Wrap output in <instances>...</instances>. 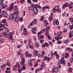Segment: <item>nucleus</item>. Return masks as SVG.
Returning a JSON list of instances; mask_svg holds the SVG:
<instances>
[{
	"mask_svg": "<svg viewBox=\"0 0 73 73\" xmlns=\"http://www.w3.org/2000/svg\"><path fill=\"white\" fill-rule=\"evenodd\" d=\"M9 38H10V39L11 40H13L12 39H13V36H10L9 37Z\"/></svg>",
	"mask_w": 73,
	"mask_h": 73,
	"instance_id": "51",
	"label": "nucleus"
},
{
	"mask_svg": "<svg viewBox=\"0 0 73 73\" xmlns=\"http://www.w3.org/2000/svg\"><path fill=\"white\" fill-rule=\"evenodd\" d=\"M4 25H5V26H8V23L7 22H5L4 23Z\"/></svg>",
	"mask_w": 73,
	"mask_h": 73,
	"instance_id": "54",
	"label": "nucleus"
},
{
	"mask_svg": "<svg viewBox=\"0 0 73 73\" xmlns=\"http://www.w3.org/2000/svg\"><path fill=\"white\" fill-rule=\"evenodd\" d=\"M38 51H37V50H35V51L34 52V55L35 56V57H36V56L37 55V54H38Z\"/></svg>",
	"mask_w": 73,
	"mask_h": 73,
	"instance_id": "14",
	"label": "nucleus"
},
{
	"mask_svg": "<svg viewBox=\"0 0 73 73\" xmlns=\"http://www.w3.org/2000/svg\"><path fill=\"white\" fill-rule=\"evenodd\" d=\"M56 6H55L54 8L53 9L52 12H53V13H54V12H55L56 11Z\"/></svg>",
	"mask_w": 73,
	"mask_h": 73,
	"instance_id": "29",
	"label": "nucleus"
},
{
	"mask_svg": "<svg viewBox=\"0 0 73 73\" xmlns=\"http://www.w3.org/2000/svg\"><path fill=\"white\" fill-rule=\"evenodd\" d=\"M57 54V52L56 51H55L54 53H53V55H54V56L56 55Z\"/></svg>",
	"mask_w": 73,
	"mask_h": 73,
	"instance_id": "36",
	"label": "nucleus"
},
{
	"mask_svg": "<svg viewBox=\"0 0 73 73\" xmlns=\"http://www.w3.org/2000/svg\"><path fill=\"white\" fill-rule=\"evenodd\" d=\"M35 7H36V8H38V6H39V5H38V4H36L35 5Z\"/></svg>",
	"mask_w": 73,
	"mask_h": 73,
	"instance_id": "44",
	"label": "nucleus"
},
{
	"mask_svg": "<svg viewBox=\"0 0 73 73\" xmlns=\"http://www.w3.org/2000/svg\"><path fill=\"white\" fill-rule=\"evenodd\" d=\"M23 20V18H21L20 19V22L22 21Z\"/></svg>",
	"mask_w": 73,
	"mask_h": 73,
	"instance_id": "49",
	"label": "nucleus"
},
{
	"mask_svg": "<svg viewBox=\"0 0 73 73\" xmlns=\"http://www.w3.org/2000/svg\"><path fill=\"white\" fill-rule=\"evenodd\" d=\"M70 49V48H66V50H69Z\"/></svg>",
	"mask_w": 73,
	"mask_h": 73,
	"instance_id": "61",
	"label": "nucleus"
},
{
	"mask_svg": "<svg viewBox=\"0 0 73 73\" xmlns=\"http://www.w3.org/2000/svg\"><path fill=\"white\" fill-rule=\"evenodd\" d=\"M46 34H45L46 36H48L49 35V31L47 30L46 31Z\"/></svg>",
	"mask_w": 73,
	"mask_h": 73,
	"instance_id": "25",
	"label": "nucleus"
},
{
	"mask_svg": "<svg viewBox=\"0 0 73 73\" xmlns=\"http://www.w3.org/2000/svg\"><path fill=\"white\" fill-rule=\"evenodd\" d=\"M33 2H35L36 3V2H37L38 1V0H33Z\"/></svg>",
	"mask_w": 73,
	"mask_h": 73,
	"instance_id": "55",
	"label": "nucleus"
},
{
	"mask_svg": "<svg viewBox=\"0 0 73 73\" xmlns=\"http://www.w3.org/2000/svg\"><path fill=\"white\" fill-rule=\"evenodd\" d=\"M46 59H47V57L45 56H44V61H46Z\"/></svg>",
	"mask_w": 73,
	"mask_h": 73,
	"instance_id": "45",
	"label": "nucleus"
},
{
	"mask_svg": "<svg viewBox=\"0 0 73 73\" xmlns=\"http://www.w3.org/2000/svg\"><path fill=\"white\" fill-rule=\"evenodd\" d=\"M25 54L26 55V56L27 57V58H28V56L29 55V54H28V52H25Z\"/></svg>",
	"mask_w": 73,
	"mask_h": 73,
	"instance_id": "22",
	"label": "nucleus"
},
{
	"mask_svg": "<svg viewBox=\"0 0 73 73\" xmlns=\"http://www.w3.org/2000/svg\"><path fill=\"white\" fill-rule=\"evenodd\" d=\"M59 62L61 64H65V60H64V57H62L60 60H59Z\"/></svg>",
	"mask_w": 73,
	"mask_h": 73,
	"instance_id": "5",
	"label": "nucleus"
},
{
	"mask_svg": "<svg viewBox=\"0 0 73 73\" xmlns=\"http://www.w3.org/2000/svg\"><path fill=\"white\" fill-rule=\"evenodd\" d=\"M69 37H70V38L71 37H72V36H73V35H72V33L70 32L69 34Z\"/></svg>",
	"mask_w": 73,
	"mask_h": 73,
	"instance_id": "30",
	"label": "nucleus"
},
{
	"mask_svg": "<svg viewBox=\"0 0 73 73\" xmlns=\"http://www.w3.org/2000/svg\"><path fill=\"white\" fill-rule=\"evenodd\" d=\"M56 25H58L59 24V22H58V21H56Z\"/></svg>",
	"mask_w": 73,
	"mask_h": 73,
	"instance_id": "48",
	"label": "nucleus"
},
{
	"mask_svg": "<svg viewBox=\"0 0 73 73\" xmlns=\"http://www.w3.org/2000/svg\"><path fill=\"white\" fill-rule=\"evenodd\" d=\"M18 54L20 55V54H21V52H20V51H18Z\"/></svg>",
	"mask_w": 73,
	"mask_h": 73,
	"instance_id": "63",
	"label": "nucleus"
},
{
	"mask_svg": "<svg viewBox=\"0 0 73 73\" xmlns=\"http://www.w3.org/2000/svg\"><path fill=\"white\" fill-rule=\"evenodd\" d=\"M7 13V11H3V13L4 14V13Z\"/></svg>",
	"mask_w": 73,
	"mask_h": 73,
	"instance_id": "56",
	"label": "nucleus"
},
{
	"mask_svg": "<svg viewBox=\"0 0 73 73\" xmlns=\"http://www.w3.org/2000/svg\"><path fill=\"white\" fill-rule=\"evenodd\" d=\"M60 63L59 62V63L58 64V66L59 68H61V65H60Z\"/></svg>",
	"mask_w": 73,
	"mask_h": 73,
	"instance_id": "38",
	"label": "nucleus"
},
{
	"mask_svg": "<svg viewBox=\"0 0 73 73\" xmlns=\"http://www.w3.org/2000/svg\"><path fill=\"white\" fill-rule=\"evenodd\" d=\"M44 16H41V19H40V21H44Z\"/></svg>",
	"mask_w": 73,
	"mask_h": 73,
	"instance_id": "17",
	"label": "nucleus"
},
{
	"mask_svg": "<svg viewBox=\"0 0 73 73\" xmlns=\"http://www.w3.org/2000/svg\"><path fill=\"white\" fill-rule=\"evenodd\" d=\"M36 21H37V20H36V19H34L33 22V24H36Z\"/></svg>",
	"mask_w": 73,
	"mask_h": 73,
	"instance_id": "26",
	"label": "nucleus"
},
{
	"mask_svg": "<svg viewBox=\"0 0 73 73\" xmlns=\"http://www.w3.org/2000/svg\"><path fill=\"white\" fill-rule=\"evenodd\" d=\"M18 14H19V13H18V11H14V15H15V16H19V15H18Z\"/></svg>",
	"mask_w": 73,
	"mask_h": 73,
	"instance_id": "13",
	"label": "nucleus"
},
{
	"mask_svg": "<svg viewBox=\"0 0 73 73\" xmlns=\"http://www.w3.org/2000/svg\"><path fill=\"white\" fill-rule=\"evenodd\" d=\"M50 27L49 26H48V27H46V29H50Z\"/></svg>",
	"mask_w": 73,
	"mask_h": 73,
	"instance_id": "60",
	"label": "nucleus"
},
{
	"mask_svg": "<svg viewBox=\"0 0 73 73\" xmlns=\"http://www.w3.org/2000/svg\"><path fill=\"white\" fill-rule=\"evenodd\" d=\"M8 34L10 36H12L13 35V34H12V33H10Z\"/></svg>",
	"mask_w": 73,
	"mask_h": 73,
	"instance_id": "41",
	"label": "nucleus"
},
{
	"mask_svg": "<svg viewBox=\"0 0 73 73\" xmlns=\"http://www.w3.org/2000/svg\"><path fill=\"white\" fill-rule=\"evenodd\" d=\"M51 58H47V60H48V61H50V60H51Z\"/></svg>",
	"mask_w": 73,
	"mask_h": 73,
	"instance_id": "64",
	"label": "nucleus"
},
{
	"mask_svg": "<svg viewBox=\"0 0 73 73\" xmlns=\"http://www.w3.org/2000/svg\"><path fill=\"white\" fill-rule=\"evenodd\" d=\"M39 38L40 39H42L43 38H44V37L43 36H39Z\"/></svg>",
	"mask_w": 73,
	"mask_h": 73,
	"instance_id": "47",
	"label": "nucleus"
},
{
	"mask_svg": "<svg viewBox=\"0 0 73 73\" xmlns=\"http://www.w3.org/2000/svg\"><path fill=\"white\" fill-rule=\"evenodd\" d=\"M4 1V0H0V4H1Z\"/></svg>",
	"mask_w": 73,
	"mask_h": 73,
	"instance_id": "58",
	"label": "nucleus"
},
{
	"mask_svg": "<svg viewBox=\"0 0 73 73\" xmlns=\"http://www.w3.org/2000/svg\"><path fill=\"white\" fill-rule=\"evenodd\" d=\"M1 5L2 7V9H4V4L2 3L1 4Z\"/></svg>",
	"mask_w": 73,
	"mask_h": 73,
	"instance_id": "21",
	"label": "nucleus"
},
{
	"mask_svg": "<svg viewBox=\"0 0 73 73\" xmlns=\"http://www.w3.org/2000/svg\"><path fill=\"white\" fill-rule=\"evenodd\" d=\"M13 5H14V3H12L11 5L10 6L9 8L7 9V10H8L9 11H12V10L13 9Z\"/></svg>",
	"mask_w": 73,
	"mask_h": 73,
	"instance_id": "6",
	"label": "nucleus"
},
{
	"mask_svg": "<svg viewBox=\"0 0 73 73\" xmlns=\"http://www.w3.org/2000/svg\"><path fill=\"white\" fill-rule=\"evenodd\" d=\"M49 20H50V21H51V20L52 19H53V17L52 16H50L49 17Z\"/></svg>",
	"mask_w": 73,
	"mask_h": 73,
	"instance_id": "37",
	"label": "nucleus"
},
{
	"mask_svg": "<svg viewBox=\"0 0 73 73\" xmlns=\"http://www.w3.org/2000/svg\"><path fill=\"white\" fill-rule=\"evenodd\" d=\"M31 31L32 32H35V31H36V28L35 27H34L33 28L32 30Z\"/></svg>",
	"mask_w": 73,
	"mask_h": 73,
	"instance_id": "24",
	"label": "nucleus"
},
{
	"mask_svg": "<svg viewBox=\"0 0 73 73\" xmlns=\"http://www.w3.org/2000/svg\"><path fill=\"white\" fill-rule=\"evenodd\" d=\"M40 42L41 44H43V43H44V40L42 39L40 40Z\"/></svg>",
	"mask_w": 73,
	"mask_h": 73,
	"instance_id": "34",
	"label": "nucleus"
},
{
	"mask_svg": "<svg viewBox=\"0 0 73 73\" xmlns=\"http://www.w3.org/2000/svg\"><path fill=\"white\" fill-rule=\"evenodd\" d=\"M42 48H44L45 46L46 47H49V44L47 42H45L44 44H43L42 46Z\"/></svg>",
	"mask_w": 73,
	"mask_h": 73,
	"instance_id": "8",
	"label": "nucleus"
},
{
	"mask_svg": "<svg viewBox=\"0 0 73 73\" xmlns=\"http://www.w3.org/2000/svg\"><path fill=\"white\" fill-rule=\"evenodd\" d=\"M4 41V40L3 39H1L0 40V44H3Z\"/></svg>",
	"mask_w": 73,
	"mask_h": 73,
	"instance_id": "20",
	"label": "nucleus"
},
{
	"mask_svg": "<svg viewBox=\"0 0 73 73\" xmlns=\"http://www.w3.org/2000/svg\"><path fill=\"white\" fill-rule=\"evenodd\" d=\"M23 28H24V26H22V27H21V29H20L21 31H22V30H23Z\"/></svg>",
	"mask_w": 73,
	"mask_h": 73,
	"instance_id": "52",
	"label": "nucleus"
},
{
	"mask_svg": "<svg viewBox=\"0 0 73 73\" xmlns=\"http://www.w3.org/2000/svg\"><path fill=\"white\" fill-rule=\"evenodd\" d=\"M58 36H55V38L57 40H59V38H60V33H59L57 34Z\"/></svg>",
	"mask_w": 73,
	"mask_h": 73,
	"instance_id": "12",
	"label": "nucleus"
},
{
	"mask_svg": "<svg viewBox=\"0 0 73 73\" xmlns=\"http://www.w3.org/2000/svg\"><path fill=\"white\" fill-rule=\"evenodd\" d=\"M68 7L70 9H72V5H69L68 3H66L65 4L63 5H62V9H64L65 7H68Z\"/></svg>",
	"mask_w": 73,
	"mask_h": 73,
	"instance_id": "2",
	"label": "nucleus"
},
{
	"mask_svg": "<svg viewBox=\"0 0 73 73\" xmlns=\"http://www.w3.org/2000/svg\"><path fill=\"white\" fill-rule=\"evenodd\" d=\"M14 16H13V14H12L10 15V20H12L14 19Z\"/></svg>",
	"mask_w": 73,
	"mask_h": 73,
	"instance_id": "11",
	"label": "nucleus"
},
{
	"mask_svg": "<svg viewBox=\"0 0 73 73\" xmlns=\"http://www.w3.org/2000/svg\"><path fill=\"white\" fill-rule=\"evenodd\" d=\"M18 70L19 72V73H21V70H22L21 68L20 69V68H19L18 69Z\"/></svg>",
	"mask_w": 73,
	"mask_h": 73,
	"instance_id": "32",
	"label": "nucleus"
},
{
	"mask_svg": "<svg viewBox=\"0 0 73 73\" xmlns=\"http://www.w3.org/2000/svg\"><path fill=\"white\" fill-rule=\"evenodd\" d=\"M31 44L30 43H29V48H30V49H31V48H32V46L30 45Z\"/></svg>",
	"mask_w": 73,
	"mask_h": 73,
	"instance_id": "50",
	"label": "nucleus"
},
{
	"mask_svg": "<svg viewBox=\"0 0 73 73\" xmlns=\"http://www.w3.org/2000/svg\"><path fill=\"white\" fill-rule=\"evenodd\" d=\"M40 66H42L43 68H45V64L44 63V62H42V65H41Z\"/></svg>",
	"mask_w": 73,
	"mask_h": 73,
	"instance_id": "18",
	"label": "nucleus"
},
{
	"mask_svg": "<svg viewBox=\"0 0 73 73\" xmlns=\"http://www.w3.org/2000/svg\"><path fill=\"white\" fill-rule=\"evenodd\" d=\"M8 14L5 13L3 14V16L4 17H8Z\"/></svg>",
	"mask_w": 73,
	"mask_h": 73,
	"instance_id": "28",
	"label": "nucleus"
},
{
	"mask_svg": "<svg viewBox=\"0 0 73 73\" xmlns=\"http://www.w3.org/2000/svg\"><path fill=\"white\" fill-rule=\"evenodd\" d=\"M19 62H17L16 65H14V68H20V66L19 65Z\"/></svg>",
	"mask_w": 73,
	"mask_h": 73,
	"instance_id": "10",
	"label": "nucleus"
},
{
	"mask_svg": "<svg viewBox=\"0 0 73 73\" xmlns=\"http://www.w3.org/2000/svg\"><path fill=\"white\" fill-rule=\"evenodd\" d=\"M27 2L28 3H31V0H27Z\"/></svg>",
	"mask_w": 73,
	"mask_h": 73,
	"instance_id": "53",
	"label": "nucleus"
},
{
	"mask_svg": "<svg viewBox=\"0 0 73 73\" xmlns=\"http://www.w3.org/2000/svg\"><path fill=\"white\" fill-rule=\"evenodd\" d=\"M68 72H72V67H70L68 69Z\"/></svg>",
	"mask_w": 73,
	"mask_h": 73,
	"instance_id": "23",
	"label": "nucleus"
},
{
	"mask_svg": "<svg viewBox=\"0 0 73 73\" xmlns=\"http://www.w3.org/2000/svg\"><path fill=\"white\" fill-rule=\"evenodd\" d=\"M69 27H70V28L71 29H73V24H72V26H71V25H70Z\"/></svg>",
	"mask_w": 73,
	"mask_h": 73,
	"instance_id": "40",
	"label": "nucleus"
},
{
	"mask_svg": "<svg viewBox=\"0 0 73 73\" xmlns=\"http://www.w3.org/2000/svg\"><path fill=\"white\" fill-rule=\"evenodd\" d=\"M57 43V44H61L62 43V42L60 40H59L58 41Z\"/></svg>",
	"mask_w": 73,
	"mask_h": 73,
	"instance_id": "33",
	"label": "nucleus"
},
{
	"mask_svg": "<svg viewBox=\"0 0 73 73\" xmlns=\"http://www.w3.org/2000/svg\"><path fill=\"white\" fill-rule=\"evenodd\" d=\"M14 19V20L16 22H19V16H15Z\"/></svg>",
	"mask_w": 73,
	"mask_h": 73,
	"instance_id": "9",
	"label": "nucleus"
},
{
	"mask_svg": "<svg viewBox=\"0 0 73 73\" xmlns=\"http://www.w3.org/2000/svg\"><path fill=\"white\" fill-rule=\"evenodd\" d=\"M66 56H65V58H67L68 57V53H66Z\"/></svg>",
	"mask_w": 73,
	"mask_h": 73,
	"instance_id": "35",
	"label": "nucleus"
},
{
	"mask_svg": "<svg viewBox=\"0 0 73 73\" xmlns=\"http://www.w3.org/2000/svg\"><path fill=\"white\" fill-rule=\"evenodd\" d=\"M24 62H25V60H24V58H22V61L21 62V65H23V66L22 67V70H25V69H26L25 67L26 66L25 64H24Z\"/></svg>",
	"mask_w": 73,
	"mask_h": 73,
	"instance_id": "1",
	"label": "nucleus"
},
{
	"mask_svg": "<svg viewBox=\"0 0 73 73\" xmlns=\"http://www.w3.org/2000/svg\"><path fill=\"white\" fill-rule=\"evenodd\" d=\"M29 64L30 66H32V62H31V61H30L29 62Z\"/></svg>",
	"mask_w": 73,
	"mask_h": 73,
	"instance_id": "31",
	"label": "nucleus"
},
{
	"mask_svg": "<svg viewBox=\"0 0 73 73\" xmlns=\"http://www.w3.org/2000/svg\"><path fill=\"white\" fill-rule=\"evenodd\" d=\"M42 55H45V52H44V51H43L42 52Z\"/></svg>",
	"mask_w": 73,
	"mask_h": 73,
	"instance_id": "59",
	"label": "nucleus"
},
{
	"mask_svg": "<svg viewBox=\"0 0 73 73\" xmlns=\"http://www.w3.org/2000/svg\"><path fill=\"white\" fill-rule=\"evenodd\" d=\"M58 9H56V11L58 12H60V9H58L59 8V6H58L57 7Z\"/></svg>",
	"mask_w": 73,
	"mask_h": 73,
	"instance_id": "27",
	"label": "nucleus"
},
{
	"mask_svg": "<svg viewBox=\"0 0 73 73\" xmlns=\"http://www.w3.org/2000/svg\"><path fill=\"white\" fill-rule=\"evenodd\" d=\"M42 67L41 66H40V70H42V69H43V68H42Z\"/></svg>",
	"mask_w": 73,
	"mask_h": 73,
	"instance_id": "57",
	"label": "nucleus"
},
{
	"mask_svg": "<svg viewBox=\"0 0 73 73\" xmlns=\"http://www.w3.org/2000/svg\"><path fill=\"white\" fill-rule=\"evenodd\" d=\"M3 29H6V30H7V28H6V27H5V26H4V27H3Z\"/></svg>",
	"mask_w": 73,
	"mask_h": 73,
	"instance_id": "62",
	"label": "nucleus"
},
{
	"mask_svg": "<svg viewBox=\"0 0 73 73\" xmlns=\"http://www.w3.org/2000/svg\"><path fill=\"white\" fill-rule=\"evenodd\" d=\"M17 8H18V7L15 6L14 7V9H13L14 11H17Z\"/></svg>",
	"mask_w": 73,
	"mask_h": 73,
	"instance_id": "19",
	"label": "nucleus"
},
{
	"mask_svg": "<svg viewBox=\"0 0 73 73\" xmlns=\"http://www.w3.org/2000/svg\"><path fill=\"white\" fill-rule=\"evenodd\" d=\"M1 37H3L4 36H5V38H8V35L6 33V32L5 31H3L2 32L0 35Z\"/></svg>",
	"mask_w": 73,
	"mask_h": 73,
	"instance_id": "3",
	"label": "nucleus"
},
{
	"mask_svg": "<svg viewBox=\"0 0 73 73\" xmlns=\"http://www.w3.org/2000/svg\"><path fill=\"white\" fill-rule=\"evenodd\" d=\"M52 70V72H54L56 73L58 71V68L56 67H53Z\"/></svg>",
	"mask_w": 73,
	"mask_h": 73,
	"instance_id": "7",
	"label": "nucleus"
},
{
	"mask_svg": "<svg viewBox=\"0 0 73 73\" xmlns=\"http://www.w3.org/2000/svg\"><path fill=\"white\" fill-rule=\"evenodd\" d=\"M30 5H32V6H30L29 7V10H31V9H32L33 8V5H33V3H30Z\"/></svg>",
	"mask_w": 73,
	"mask_h": 73,
	"instance_id": "15",
	"label": "nucleus"
},
{
	"mask_svg": "<svg viewBox=\"0 0 73 73\" xmlns=\"http://www.w3.org/2000/svg\"><path fill=\"white\" fill-rule=\"evenodd\" d=\"M69 42L68 41V40H65L64 41V44H68Z\"/></svg>",
	"mask_w": 73,
	"mask_h": 73,
	"instance_id": "43",
	"label": "nucleus"
},
{
	"mask_svg": "<svg viewBox=\"0 0 73 73\" xmlns=\"http://www.w3.org/2000/svg\"><path fill=\"white\" fill-rule=\"evenodd\" d=\"M8 61H9V60H7V62L6 63V65H8L9 66H11V64H10V63L8 62Z\"/></svg>",
	"mask_w": 73,
	"mask_h": 73,
	"instance_id": "16",
	"label": "nucleus"
},
{
	"mask_svg": "<svg viewBox=\"0 0 73 73\" xmlns=\"http://www.w3.org/2000/svg\"><path fill=\"white\" fill-rule=\"evenodd\" d=\"M48 40H51V38L50 36V35H48Z\"/></svg>",
	"mask_w": 73,
	"mask_h": 73,
	"instance_id": "39",
	"label": "nucleus"
},
{
	"mask_svg": "<svg viewBox=\"0 0 73 73\" xmlns=\"http://www.w3.org/2000/svg\"><path fill=\"white\" fill-rule=\"evenodd\" d=\"M56 57L57 59H58L59 58V55L57 54L56 56Z\"/></svg>",
	"mask_w": 73,
	"mask_h": 73,
	"instance_id": "46",
	"label": "nucleus"
},
{
	"mask_svg": "<svg viewBox=\"0 0 73 73\" xmlns=\"http://www.w3.org/2000/svg\"><path fill=\"white\" fill-rule=\"evenodd\" d=\"M33 10L34 11V14H35V15H36L37 13L38 12V9L37 8H36L35 6L33 5Z\"/></svg>",
	"mask_w": 73,
	"mask_h": 73,
	"instance_id": "4",
	"label": "nucleus"
},
{
	"mask_svg": "<svg viewBox=\"0 0 73 73\" xmlns=\"http://www.w3.org/2000/svg\"><path fill=\"white\" fill-rule=\"evenodd\" d=\"M35 45H36L37 46H39V44L38 43V42H36L35 44Z\"/></svg>",
	"mask_w": 73,
	"mask_h": 73,
	"instance_id": "42",
	"label": "nucleus"
}]
</instances>
